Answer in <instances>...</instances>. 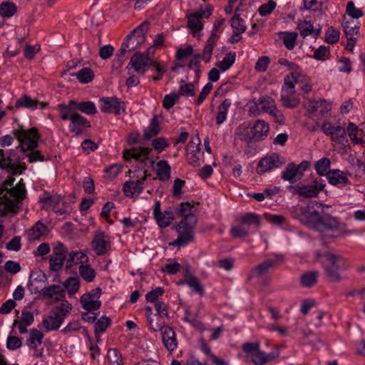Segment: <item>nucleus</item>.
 <instances>
[{"label":"nucleus","mask_w":365,"mask_h":365,"mask_svg":"<svg viewBox=\"0 0 365 365\" xmlns=\"http://www.w3.org/2000/svg\"><path fill=\"white\" fill-rule=\"evenodd\" d=\"M15 137L19 140L20 145L15 149H11L9 153H5L4 150L0 149V168L6 170L11 175L21 174L26 169L24 163H21L25 156L26 150L31 153L26 155L29 161H43L44 158L38 150L34 151L37 148L38 141L40 138L38 130L31 128L24 130L22 128L14 132Z\"/></svg>","instance_id":"obj_1"},{"label":"nucleus","mask_w":365,"mask_h":365,"mask_svg":"<svg viewBox=\"0 0 365 365\" xmlns=\"http://www.w3.org/2000/svg\"><path fill=\"white\" fill-rule=\"evenodd\" d=\"M14 180L13 177H10L0 189V217L16 215L22 206L23 200L26 198V190L23 179L13 186Z\"/></svg>","instance_id":"obj_2"},{"label":"nucleus","mask_w":365,"mask_h":365,"mask_svg":"<svg viewBox=\"0 0 365 365\" xmlns=\"http://www.w3.org/2000/svg\"><path fill=\"white\" fill-rule=\"evenodd\" d=\"M193 207L190 202H181L178 210L179 215L183 216L177 226L178 237L170 245L180 247L194 239V229L197 223L196 216L191 212Z\"/></svg>","instance_id":"obj_3"},{"label":"nucleus","mask_w":365,"mask_h":365,"mask_svg":"<svg viewBox=\"0 0 365 365\" xmlns=\"http://www.w3.org/2000/svg\"><path fill=\"white\" fill-rule=\"evenodd\" d=\"M46 280V276L41 270L33 271L29 276L28 288L31 292L39 293L43 298L51 299L53 303L63 301L66 296V291L60 285L51 284L41 289L35 286L36 282Z\"/></svg>","instance_id":"obj_4"},{"label":"nucleus","mask_w":365,"mask_h":365,"mask_svg":"<svg viewBox=\"0 0 365 365\" xmlns=\"http://www.w3.org/2000/svg\"><path fill=\"white\" fill-rule=\"evenodd\" d=\"M316 258L324 267L331 282H341L342 277L339 271L348 267L342 257L333 252H317Z\"/></svg>","instance_id":"obj_5"},{"label":"nucleus","mask_w":365,"mask_h":365,"mask_svg":"<svg viewBox=\"0 0 365 365\" xmlns=\"http://www.w3.org/2000/svg\"><path fill=\"white\" fill-rule=\"evenodd\" d=\"M324 204L317 201H311L305 206H293L290 208L292 216L299 220L312 229H314L315 225L321 219L322 214L319 209L324 207Z\"/></svg>","instance_id":"obj_6"},{"label":"nucleus","mask_w":365,"mask_h":365,"mask_svg":"<svg viewBox=\"0 0 365 365\" xmlns=\"http://www.w3.org/2000/svg\"><path fill=\"white\" fill-rule=\"evenodd\" d=\"M322 233L332 232L334 237H343L346 234L354 233V231H351L347 229L346 225L341 223L334 216L328 213H324L321 216V219L315 225L314 229Z\"/></svg>","instance_id":"obj_7"},{"label":"nucleus","mask_w":365,"mask_h":365,"mask_svg":"<svg viewBox=\"0 0 365 365\" xmlns=\"http://www.w3.org/2000/svg\"><path fill=\"white\" fill-rule=\"evenodd\" d=\"M56 110L59 112L60 118L63 120H69L71 121L68 126L69 130L76 135H80L84 128L91 126L90 123L78 113L68 110L67 106H66V103L58 104L56 107Z\"/></svg>","instance_id":"obj_8"},{"label":"nucleus","mask_w":365,"mask_h":365,"mask_svg":"<svg viewBox=\"0 0 365 365\" xmlns=\"http://www.w3.org/2000/svg\"><path fill=\"white\" fill-rule=\"evenodd\" d=\"M72 309V305L64 301L59 306L51 309L49 316L44 318L42 324L46 331L57 330Z\"/></svg>","instance_id":"obj_9"},{"label":"nucleus","mask_w":365,"mask_h":365,"mask_svg":"<svg viewBox=\"0 0 365 365\" xmlns=\"http://www.w3.org/2000/svg\"><path fill=\"white\" fill-rule=\"evenodd\" d=\"M310 166V163L307 160L301 162L299 165L294 163L287 164L281 173V178L290 183H294L301 180L304 176V172Z\"/></svg>","instance_id":"obj_10"},{"label":"nucleus","mask_w":365,"mask_h":365,"mask_svg":"<svg viewBox=\"0 0 365 365\" xmlns=\"http://www.w3.org/2000/svg\"><path fill=\"white\" fill-rule=\"evenodd\" d=\"M212 7L207 5L205 9H200L198 11L192 13L187 17V26L192 31L193 36H196L197 33L200 31L203 28L202 18H209L212 14Z\"/></svg>","instance_id":"obj_11"},{"label":"nucleus","mask_w":365,"mask_h":365,"mask_svg":"<svg viewBox=\"0 0 365 365\" xmlns=\"http://www.w3.org/2000/svg\"><path fill=\"white\" fill-rule=\"evenodd\" d=\"M285 163L284 158L277 153L262 158L258 163L256 172L259 175L269 172L273 169L278 168Z\"/></svg>","instance_id":"obj_12"},{"label":"nucleus","mask_w":365,"mask_h":365,"mask_svg":"<svg viewBox=\"0 0 365 365\" xmlns=\"http://www.w3.org/2000/svg\"><path fill=\"white\" fill-rule=\"evenodd\" d=\"M285 259V255L282 253L274 255L272 258H269L255 267L249 275V279L255 277H260L269 269L277 267L282 264Z\"/></svg>","instance_id":"obj_13"},{"label":"nucleus","mask_w":365,"mask_h":365,"mask_svg":"<svg viewBox=\"0 0 365 365\" xmlns=\"http://www.w3.org/2000/svg\"><path fill=\"white\" fill-rule=\"evenodd\" d=\"M100 109L103 113L120 115L125 110V103L115 97H103L99 100Z\"/></svg>","instance_id":"obj_14"},{"label":"nucleus","mask_w":365,"mask_h":365,"mask_svg":"<svg viewBox=\"0 0 365 365\" xmlns=\"http://www.w3.org/2000/svg\"><path fill=\"white\" fill-rule=\"evenodd\" d=\"M325 184L322 180H314V184L307 185H297L290 186L289 188L294 190V192L299 194L300 196L304 197H317L319 192L324 189Z\"/></svg>","instance_id":"obj_15"},{"label":"nucleus","mask_w":365,"mask_h":365,"mask_svg":"<svg viewBox=\"0 0 365 365\" xmlns=\"http://www.w3.org/2000/svg\"><path fill=\"white\" fill-rule=\"evenodd\" d=\"M151 63L152 61L150 57L146 56L143 53L138 51L131 57L127 68L130 66L136 73L144 74L148 70V67Z\"/></svg>","instance_id":"obj_16"},{"label":"nucleus","mask_w":365,"mask_h":365,"mask_svg":"<svg viewBox=\"0 0 365 365\" xmlns=\"http://www.w3.org/2000/svg\"><path fill=\"white\" fill-rule=\"evenodd\" d=\"M68 110L75 111L76 113L81 112L86 115H94L97 113V108L92 101L78 102L75 100H70L67 104Z\"/></svg>","instance_id":"obj_17"},{"label":"nucleus","mask_w":365,"mask_h":365,"mask_svg":"<svg viewBox=\"0 0 365 365\" xmlns=\"http://www.w3.org/2000/svg\"><path fill=\"white\" fill-rule=\"evenodd\" d=\"M200 145V140L198 136H196L192 138L187 145L186 150L188 163L195 167L200 164V158L199 157Z\"/></svg>","instance_id":"obj_18"},{"label":"nucleus","mask_w":365,"mask_h":365,"mask_svg":"<svg viewBox=\"0 0 365 365\" xmlns=\"http://www.w3.org/2000/svg\"><path fill=\"white\" fill-rule=\"evenodd\" d=\"M230 24L232 29V35L229 38L228 41L234 44L242 39L241 34L246 31L247 26L245 24V21L240 17L239 14H236L232 18Z\"/></svg>","instance_id":"obj_19"},{"label":"nucleus","mask_w":365,"mask_h":365,"mask_svg":"<svg viewBox=\"0 0 365 365\" xmlns=\"http://www.w3.org/2000/svg\"><path fill=\"white\" fill-rule=\"evenodd\" d=\"M152 152V149L149 148H135L131 150H126L123 153L125 160L128 161L133 158L141 163H146L148 156Z\"/></svg>","instance_id":"obj_20"},{"label":"nucleus","mask_w":365,"mask_h":365,"mask_svg":"<svg viewBox=\"0 0 365 365\" xmlns=\"http://www.w3.org/2000/svg\"><path fill=\"white\" fill-rule=\"evenodd\" d=\"M144 176L136 181H127L123 185V192L126 197H133L139 195L143 190V183L147 178V171H144Z\"/></svg>","instance_id":"obj_21"},{"label":"nucleus","mask_w":365,"mask_h":365,"mask_svg":"<svg viewBox=\"0 0 365 365\" xmlns=\"http://www.w3.org/2000/svg\"><path fill=\"white\" fill-rule=\"evenodd\" d=\"M235 139H239L243 142L250 144L254 141V135L252 133L251 123L250 122H244L240 124L235 131Z\"/></svg>","instance_id":"obj_22"},{"label":"nucleus","mask_w":365,"mask_h":365,"mask_svg":"<svg viewBox=\"0 0 365 365\" xmlns=\"http://www.w3.org/2000/svg\"><path fill=\"white\" fill-rule=\"evenodd\" d=\"M350 175L348 173H344L340 170L334 169L329 170L327 173V179L329 182L332 185H337L339 184L348 185L350 184L348 176Z\"/></svg>","instance_id":"obj_23"},{"label":"nucleus","mask_w":365,"mask_h":365,"mask_svg":"<svg viewBox=\"0 0 365 365\" xmlns=\"http://www.w3.org/2000/svg\"><path fill=\"white\" fill-rule=\"evenodd\" d=\"M254 141L258 142L266 138L269 133V125L262 120H257L252 126Z\"/></svg>","instance_id":"obj_24"},{"label":"nucleus","mask_w":365,"mask_h":365,"mask_svg":"<svg viewBox=\"0 0 365 365\" xmlns=\"http://www.w3.org/2000/svg\"><path fill=\"white\" fill-rule=\"evenodd\" d=\"M91 244L94 251H106L110 249L109 239L102 232L97 233L94 236Z\"/></svg>","instance_id":"obj_25"},{"label":"nucleus","mask_w":365,"mask_h":365,"mask_svg":"<svg viewBox=\"0 0 365 365\" xmlns=\"http://www.w3.org/2000/svg\"><path fill=\"white\" fill-rule=\"evenodd\" d=\"M46 226L40 221H38L27 231L26 235L28 241L32 242L38 240L41 236L46 233Z\"/></svg>","instance_id":"obj_26"},{"label":"nucleus","mask_w":365,"mask_h":365,"mask_svg":"<svg viewBox=\"0 0 365 365\" xmlns=\"http://www.w3.org/2000/svg\"><path fill=\"white\" fill-rule=\"evenodd\" d=\"M163 341L166 349L172 351L177 347V339L174 330L170 327H166L163 332Z\"/></svg>","instance_id":"obj_27"},{"label":"nucleus","mask_w":365,"mask_h":365,"mask_svg":"<svg viewBox=\"0 0 365 365\" xmlns=\"http://www.w3.org/2000/svg\"><path fill=\"white\" fill-rule=\"evenodd\" d=\"M66 256L65 252H53L49 256V267L51 271L58 272L61 270L66 261Z\"/></svg>","instance_id":"obj_28"},{"label":"nucleus","mask_w":365,"mask_h":365,"mask_svg":"<svg viewBox=\"0 0 365 365\" xmlns=\"http://www.w3.org/2000/svg\"><path fill=\"white\" fill-rule=\"evenodd\" d=\"M319 275V272L317 270L304 272L300 277L301 285L307 288L314 287L318 282Z\"/></svg>","instance_id":"obj_29"},{"label":"nucleus","mask_w":365,"mask_h":365,"mask_svg":"<svg viewBox=\"0 0 365 365\" xmlns=\"http://www.w3.org/2000/svg\"><path fill=\"white\" fill-rule=\"evenodd\" d=\"M80 302L83 309L88 312L98 310L101 306V301L91 298V295L88 293L83 294Z\"/></svg>","instance_id":"obj_30"},{"label":"nucleus","mask_w":365,"mask_h":365,"mask_svg":"<svg viewBox=\"0 0 365 365\" xmlns=\"http://www.w3.org/2000/svg\"><path fill=\"white\" fill-rule=\"evenodd\" d=\"M156 174L161 181H168L170 178L171 168L168 163L165 160H161L157 163Z\"/></svg>","instance_id":"obj_31"},{"label":"nucleus","mask_w":365,"mask_h":365,"mask_svg":"<svg viewBox=\"0 0 365 365\" xmlns=\"http://www.w3.org/2000/svg\"><path fill=\"white\" fill-rule=\"evenodd\" d=\"M218 38L217 34H211L207 39L202 55V58L205 63L209 62L210 60L213 48Z\"/></svg>","instance_id":"obj_32"},{"label":"nucleus","mask_w":365,"mask_h":365,"mask_svg":"<svg viewBox=\"0 0 365 365\" xmlns=\"http://www.w3.org/2000/svg\"><path fill=\"white\" fill-rule=\"evenodd\" d=\"M160 133V123L158 115H155L149 126L144 130V138L148 140Z\"/></svg>","instance_id":"obj_33"},{"label":"nucleus","mask_w":365,"mask_h":365,"mask_svg":"<svg viewBox=\"0 0 365 365\" xmlns=\"http://www.w3.org/2000/svg\"><path fill=\"white\" fill-rule=\"evenodd\" d=\"M231 106L230 99L224 100L217 107V113L216 116V123L222 124L227 118V110Z\"/></svg>","instance_id":"obj_34"},{"label":"nucleus","mask_w":365,"mask_h":365,"mask_svg":"<svg viewBox=\"0 0 365 365\" xmlns=\"http://www.w3.org/2000/svg\"><path fill=\"white\" fill-rule=\"evenodd\" d=\"M186 284H187L190 288L193 289L194 292L198 293L200 295H203L205 293L204 286L202 284L200 281L193 275H189L188 274L186 275V281L184 282Z\"/></svg>","instance_id":"obj_35"},{"label":"nucleus","mask_w":365,"mask_h":365,"mask_svg":"<svg viewBox=\"0 0 365 365\" xmlns=\"http://www.w3.org/2000/svg\"><path fill=\"white\" fill-rule=\"evenodd\" d=\"M258 104L261 112L269 113L270 110L276 107L274 99L267 96H261L258 99Z\"/></svg>","instance_id":"obj_36"},{"label":"nucleus","mask_w":365,"mask_h":365,"mask_svg":"<svg viewBox=\"0 0 365 365\" xmlns=\"http://www.w3.org/2000/svg\"><path fill=\"white\" fill-rule=\"evenodd\" d=\"M342 26L348 41H353L352 36L357 34L359 31V27L356 26L355 21L353 19L347 21L344 20Z\"/></svg>","instance_id":"obj_37"},{"label":"nucleus","mask_w":365,"mask_h":365,"mask_svg":"<svg viewBox=\"0 0 365 365\" xmlns=\"http://www.w3.org/2000/svg\"><path fill=\"white\" fill-rule=\"evenodd\" d=\"M260 216L254 212H246L240 217V222L242 225L251 226H259Z\"/></svg>","instance_id":"obj_38"},{"label":"nucleus","mask_w":365,"mask_h":365,"mask_svg":"<svg viewBox=\"0 0 365 365\" xmlns=\"http://www.w3.org/2000/svg\"><path fill=\"white\" fill-rule=\"evenodd\" d=\"M72 76H76L81 83H88L93 79L94 73L90 68L85 67Z\"/></svg>","instance_id":"obj_39"},{"label":"nucleus","mask_w":365,"mask_h":365,"mask_svg":"<svg viewBox=\"0 0 365 365\" xmlns=\"http://www.w3.org/2000/svg\"><path fill=\"white\" fill-rule=\"evenodd\" d=\"M79 274L84 280L88 282L93 281L96 274L95 270L91 268L88 262L79 266Z\"/></svg>","instance_id":"obj_40"},{"label":"nucleus","mask_w":365,"mask_h":365,"mask_svg":"<svg viewBox=\"0 0 365 365\" xmlns=\"http://www.w3.org/2000/svg\"><path fill=\"white\" fill-rule=\"evenodd\" d=\"M235 52H229L225 55L223 59L218 62L216 66L221 71L224 72L229 69L235 61Z\"/></svg>","instance_id":"obj_41"},{"label":"nucleus","mask_w":365,"mask_h":365,"mask_svg":"<svg viewBox=\"0 0 365 365\" xmlns=\"http://www.w3.org/2000/svg\"><path fill=\"white\" fill-rule=\"evenodd\" d=\"M330 165H331V160L328 158H323L320 160H319L315 165V170L317 173L321 175L324 176L326 175L327 177V173L329 170H330Z\"/></svg>","instance_id":"obj_42"},{"label":"nucleus","mask_w":365,"mask_h":365,"mask_svg":"<svg viewBox=\"0 0 365 365\" xmlns=\"http://www.w3.org/2000/svg\"><path fill=\"white\" fill-rule=\"evenodd\" d=\"M88 262V257L84 252H72L70 258L67 260L66 267L70 268L72 264H84Z\"/></svg>","instance_id":"obj_43"},{"label":"nucleus","mask_w":365,"mask_h":365,"mask_svg":"<svg viewBox=\"0 0 365 365\" xmlns=\"http://www.w3.org/2000/svg\"><path fill=\"white\" fill-rule=\"evenodd\" d=\"M16 12V5L11 1H4L0 4V15L3 17L9 18Z\"/></svg>","instance_id":"obj_44"},{"label":"nucleus","mask_w":365,"mask_h":365,"mask_svg":"<svg viewBox=\"0 0 365 365\" xmlns=\"http://www.w3.org/2000/svg\"><path fill=\"white\" fill-rule=\"evenodd\" d=\"M45 196L41 198L43 209H48L51 206L55 207L58 205L61 199V197L58 195H48V193L44 194Z\"/></svg>","instance_id":"obj_45"},{"label":"nucleus","mask_w":365,"mask_h":365,"mask_svg":"<svg viewBox=\"0 0 365 365\" xmlns=\"http://www.w3.org/2000/svg\"><path fill=\"white\" fill-rule=\"evenodd\" d=\"M147 318L149 321L150 328L153 331H160L165 326V322L162 316L159 314H153V317H150L147 314Z\"/></svg>","instance_id":"obj_46"},{"label":"nucleus","mask_w":365,"mask_h":365,"mask_svg":"<svg viewBox=\"0 0 365 365\" xmlns=\"http://www.w3.org/2000/svg\"><path fill=\"white\" fill-rule=\"evenodd\" d=\"M297 28L300 31V35L303 38H306L314 32V26L311 21H307L306 19L304 21H299Z\"/></svg>","instance_id":"obj_47"},{"label":"nucleus","mask_w":365,"mask_h":365,"mask_svg":"<svg viewBox=\"0 0 365 365\" xmlns=\"http://www.w3.org/2000/svg\"><path fill=\"white\" fill-rule=\"evenodd\" d=\"M332 139L337 140L339 143H343L346 140V131L345 128L341 125L332 126L329 133Z\"/></svg>","instance_id":"obj_48"},{"label":"nucleus","mask_w":365,"mask_h":365,"mask_svg":"<svg viewBox=\"0 0 365 365\" xmlns=\"http://www.w3.org/2000/svg\"><path fill=\"white\" fill-rule=\"evenodd\" d=\"M30 337L26 341V344L31 348L36 349V341L39 344L42 343L43 334L42 332L36 329H32L29 331Z\"/></svg>","instance_id":"obj_49"},{"label":"nucleus","mask_w":365,"mask_h":365,"mask_svg":"<svg viewBox=\"0 0 365 365\" xmlns=\"http://www.w3.org/2000/svg\"><path fill=\"white\" fill-rule=\"evenodd\" d=\"M278 63L282 66H287L288 68V69L292 71L291 72L292 78H299L300 76V75H301L300 68H299V66L297 63H295L294 62H290L287 59L284 58H279Z\"/></svg>","instance_id":"obj_50"},{"label":"nucleus","mask_w":365,"mask_h":365,"mask_svg":"<svg viewBox=\"0 0 365 365\" xmlns=\"http://www.w3.org/2000/svg\"><path fill=\"white\" fill-rule=\"evenodd\" d=\"M38 101L32 99L27 95H24L22 98L16 101V108H27L34 109L37 107Z\"/></svg>","instance_id":"obj_51"},{"label":"nucleus","mask_w":365,"mask_h":365,"mask_svg":"<svg viewBox=\"0 0 365 365\" xmlns=\"http://www.w3.org/2000/svg\"><path fill=\"white\" fill-rule=\"evenodd\" d=\"M155 219L160 227H166L174 220V214L171 210H166L164 212H161V215L158 216Z\"/></svg>","instance_id":"obj_52"},{"label":"nucleus","mask_w":365,"mask_h":365,"mask_svg":"<svg viewBox=\"0 0 365 365\" xmlns=\"http://www.w3.org/2000/svg\"><path fill=\"white\" fill-rule=\"evenodd\" d=\"M128 51L125 47H123V44L120 50L116 53L113 63V67L115 68H120L127 58V53Z\"/></svg>","instance_id":"obj_53"},{"label":"nucleus","mask_w":365,"mask_h":365,"mask_svg":"<svg viewBox=\"0 0 365 365\" xmlns=\"http://www.w3.org/2000/svg\"><path fill=\"white\" fill-rule=\"evenodd\" d=\"M143 42L140 41V39L136 38L132 35L128 34L122 43L123 47H125L128 53L133 51L135 50Z\"/></svg>","instance_id":"obj_54"},{"label":"nucleus","mask_w":365,"mask_h":365,"mask_svg":"<svg viewBox=\"0 0 365 365\" xmlns=\"http://www.w3.org/2000/svg\"><path fill=\"white\" fill-rule=\"evenodd\" d=\"M327 0H303L304 8L311 11H321Z\"/></svg>","instance_id":"obj_55"},{"label":"nucleus","mask_w":365,"mask_h":365,"mask_svg":"<svg viewBox=\"0 0 365 365\" xmlns=\"http://www.w3.org/2000/svg\"><path fill=\"white\" fill-rule=\"evenodd\" d=\"M297 79L298 78H292L291 74L287 75L284 78L283 93L294 94L295 93V83L297 82Z\"/></svg>","instance_id":"obj_56"},{"label":"nucleus","mask_w":365,"mask_h":365,"mask_svg":"<svg viewBox=\"0 0 365 365\" xmlns=\"http://www.w3.org/2000/svg\"><path fill=\"white\" fill-rule=\"evenodd\" d=\"M181 84L180 86L179 92L177 94H179V97L180 96H194L195 94V86L192 83H185V81L182 80Z\"/></svg>","instance_id":"obj_57"},{"label":"nucleus","mask_w":365,"mask_h":365,"mask_svg":"<svg viewBox=\"0 0 365 365\" xmlns=\"http://www.w3.org/2000/svg\"><path fill=\"white\" fill-rule=\"evenodd\" d=\"M65 288L68 290L69 294H73L78 292L80 287V281L78 278L70 277L63 283Z\"/></svg>","instance_id":"obj_58"},{"label":"nucleus","mask_w":365,"mask_h":365,"mask_svg":"<svg viewBox=\"0 0 365 365\" xmlns=\"http://www.w3.org/2000/svg\"><path fill=\"white\" fill-rule=\"evenodd\" d=\"M111 320L109 317H102L95 324V334L97 335L99 333L104 332L108 327L110 325Z\"/></svg>","instance_id":"obj_59"},{"label":"nucleus","mask_w":365,"mask_h":365,"mask_svg":"<svg viewBox=\"0 0 365 365\" xmlns=\"http://www.w3.org/2000/svg\"><path fill=\"white\" fill-rule=\"evenodd\" d=\"M107 357L112 365H122L123 359L120 353L115 349L108 351Z\"/></svg>","instance_id":"obj_60"},{"label":"nucleus","mask_w":365,"mask_h":365,"mask_svg":"<svg viewBox=\"0 0 365 365\" xmlns=\"http://www.w3.org/2000/svg\"><path fill=\"white\" fill-rule=\"evenodd\" d=\"M297 34L295 32H285L283 38V42L288 50H292L294 48Z\"/></svg>","instance_id":"obj_61"},{"label":"nucleus","mask_w":365,"mask_h":365,"mask_svg":"<svg viewBox=\"0 0 365 365\" xmlns=\"http://www.w3.org/2000/svg\"><path fill=\"white\" fill-rule=\"evenodd\" d=\"M276 6L274 1L269 0L267 4H264L259 7L258 12L261 16H266L274 10Z\"/></svg>","instance_id":"obj_62"},{"label":"nucleus","mask_w":365,"mask_h":365,"mask_svg":"<svg viewBox=\"0 0 365 365\" xmlns=\"http://www.w3.org/2000/svg\"><path fill=\"white\" fill-rule=\"evenodd\" d=\"M339 31L331 26L326 32L325 41L328 43L334 44L339 41Z\"/></svg>","instance_id":"obj_63"},{"label":"nucleus","mask_w":365,"mask_h":365,"mask_svg":"<svg viewBox=\"0 0 365 365\" xmlns=\"http://www.w3.org/2000/svg\"><path fill=\"white\" fill-rule=\"evenodd\" d=\"M290 95L283 93L281 97L282 101L284 106L289 108H294L299 104V100L297 98H291Z\"/></svg>","instance_id":"obj_64"}]
</instances>
